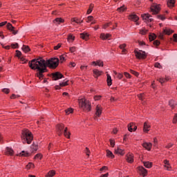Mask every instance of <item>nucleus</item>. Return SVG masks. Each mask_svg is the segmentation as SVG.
I'll return each mask as SVG.
<instances>
[{
  "mask_svg": "<svg viewBox=\"0 0 177 177\" xmlns=\"http://www.w3.org/2000/svg\"><path fill=\"white\" fill-rule=\"evenodd\" d=\"M28 64L32 70H37L36 77L41 80L44 78V73L46 72V67L56 68L59 66V58H51L45 61V59L39 57L32 59L28 62Z\"/></svg>",
  "mask_w": 177,
  "mask_h": 177,
  "instance_id": "1",
  "label": "nucleus"
},
{
  "mask_svg": "<svg viewBox=\"0 0 177 177\" xmlns=\"http://www.w3.org/2000/svg\"><path fill=\"white\" fill-rule=\"evenodd\" d=\"M34 139V137H32V133L28 129H24L22 131L21 134V140L22 143L28 145H30L31 142H32V140Z\"/></svg>",
  "mask_w": 177,
  "mask_h": 177,
  "instance_id": "2",
  "label": "nucleus"
},
{
  "mask_svg": "<svg viewBox=\"0 0 177 177\" xmlns=\"http://www.w3.org/2000/svg\"><path fill=\"white\" fill-rule=\"evenodd\" d=\"M80 109L84 111H91V102L85 98H82L79 100Z\"/></svg>",
  "mask_w": 177,
  "mask_h": 177,
  "instance_id": "3",
  "label": "nucleus"
},
{
  "mask_svg": "<svg viewBox=\"0 0 177 177\" xmlns=\"http://www.w3.org/2000/svg\"><path fill=\"white\" fill-rule=\"evenodd\" d=\"M134 53H135L136 57H137V59H146V57H147V55H146V53L143 50H135Z\"/></svg>",
  "mask_w": 177,
  "mask_h": 177,
  "instance_id": "4",
  "label": "nucleus"
},
{
  "mask_svg": "<svg viewBox=\"0 0 177 177\" xmlns=\"http://www.w3.org/2000/svg\"><path fill=\"white\" fill-rule=\"evenodd\" d=\"M160 5H157L156 3H153L151 6V11L152 12L153 15L158 14V12H160Z\"/></svg>",
  "mask_w": 177,
  "mask_h": 177,
  "instance_id": "5",
  "label": "nucleus"
},
{
  "mask_svg": "<svg viewBox=\"0 0 177 177\" xmlns=\"http://www.w3.org/2000/svg\"><path fill=\"white\" fill-rule=\"evenodd\" d=\"M52 75H53V80L54 81H57V80H61V78L64 77V76L59 72H55L54 73H52Z\"/></svg>",
  "mask_w": 177,
  "mask_h": 177,
  "instance_id": "6",
  "label": "nucleus"
},
{
  "mask_svg": "<svg viewBox=\"0 0 177 177\" xmlns=\"http://www.w3.org/2000/svg\"><path fill=\"white\" fill-rule=\"evenodd\" d=\"M64 129V124H59L57 125V131L59 136H62V135H63Z\"/></svg>",
  "mask_w": 177,
  "mask_h": 177,
  "instance_id": "7",
  "label": "nucleus"
},
{
  "mask_svg": "<svg viewBox=\"0 0 177 177\" xmlns=\"http://www.w3.org/2000/svg\"><path fill=\"white\" fill-rule=\"evenodd\" d=\"M6 27H7L8 30H9V31H11V32H12V34L14 35H16V34H17V32H19L18 30H15V28L12 25H11L10 23H8L7 24Z\"/></svg>",
  "mask_w": 177,
  "mask_h": 177,
  "instance_id": "8",
  "label": "nucleus"
},
{
  "mask_svg": "<svg viewBox=\"0 0 177 177\" xmlns=\"http://www.w3.org/2000/svg\"><path fill=\"white\" fill-rule=\"evenodd\" d=\"M95 118L96 117H100V115L102 114V108L100 105H97L96 109H95Z\"/></svg>",
  "mask_w": 177,
  "mask_h": 177,
  "instance_id": "9",
  "label": "nucleus"
},
{
  "mask_svg": "<svg viewBox=\"0 0 177 177\" xmlns=\"http://www.w3.org/2000/svg\"><path fill=\"white\" fill-rule=\"evenodd\" d=\"M150 124H149V122H145L144 123V127H143V131L145 132V133H147L149 132V131H150Z\"/></svg>",
  "mask_w": 177,
  "mask_h": 177,
  "instance_id": "10",
  "label": "nucleus"
},
{
  "mask_svg": "<svg viewBox=\"0 0 177 177\" xmlns=\"http://www.w3.org/2000/svg\"><path fill=\"white\" fill-rule=\"evenodd\" d=\"M136 129H138V127H136L134 123H130L128 124V131H129V132H132V131H136Z\"/></svg>",
  "mask_w": 177,
  "mask_h": 177,
  "instance_id": "11",
  "label": "nucleus"
},
{
  "mask_svg": "<svg viewBox=\"0 0 177 177\" xmlns=\"http://www.w3.org/2000/svg\"><path fill=\"white\" fill-rule=\"evenodd\" d=\"M115 154H120V156H124V154H125V152L122 149H121L120 147H118L116 149H115Z\"/></svg>",
  "mask_w": 177,
  "mask_h": 177,
  "instance_id": "12",
  "label": "nucleus"
},
{
  "mask_svg": "<svg viewBox=\"0 0 177 177\" xmlns=\"http://www.w3.org/2000/svg\"><path fill=\"white\" fill-rule=\"evenodd\" d=\"M126 160H127V162L132 164V162H133V154H132V153L127 154L126 156Z\"/></svg>",
  "mask_w": 177,
  "mask_h": 177,
  "instance_id": "13",
  "label": "nucleus"
},
{
  "mask_svg": "<svg viewBox=\"0 0 177 177\" xmlns=\"http://www.w3.org/2000/svg\"><path fill=\"white\" fill-rule=\"evenodd\" d=\"M110 37H111V35L110 33H106V34L101 33L100 38L101 39L106 40V39H109V38H110Z\"/></svg>",
  "mask_w": 177,
  "mask_h": 177,
  "instance_id": "14",
  "label": "nucleus"
},
{
  "mask_svg": "<svg viewBox=\"0 0 177 177\" xmlns=\"http://www.w3.org/2000/svg\"><path fill=\"white\" fill-rule=\"evenodd\" d=\"M151 146H153V145L151 143H150V142L149 143L144 142L142 144V147H145V149H146L149 151H150L151 150Z\"/></svg>",
  "mask_w": 177,
  "mask_h": 177,
  "instance_id": "15",
  "label": "nucleus"
},
{
  "mask_svg": "<svg viewBox=\"0 0 177 177\" xmlns=\"http://www.w3.org/2000/svg\"><path fill=\"white\" fill-rule=\"evenodd\" d=\"M138 170L140 172V174L143 175V176H146V175H147V170L145 169V167L142 166L139 167Z\"/></svg>",
  "mask_w": 177,
  "mask_h": 177,
  "instance_id": "16",
  "label": "nucleus"
},
{
  "mask_svg": "<svg viewBox=\"0 0 177 177\" xmlns=\"http://www.w3.org/2000/svg\"><path fill=\"white\" fill-rule=\"evenodd\" d=\"M54 24H56V26H58V24H61V23H64V19L62 18H56L53 21Z\"/></svg>",
  "mask_w": 177,
  "mask_h": 177,
  "instance_id": "17",
  "label": "nucleus"
},
{
  "mask_svg": "<svg viewBox=\"0 0 177 177\" xmlns=\"http://www.w3.org/2000/svg\"><path fill=\"white\" fill-rule=\"evenodd\" d=\"M13 149H12V148L10 147H6V154L7 156H13Z\"/></svg>",
  "mask_w": 177,
  "mask_h": 177,
  "instance_id": "18",
  "label": "nucleus"
},
{
  "mask_svg": "<svg viewBox=\"0 0 177 177\" xmlns=\"http://www.w3.org/2000/svg\"><path fill=\"white\" fill-rule=\"evenodd\" d=\"M164 167L167 171H171V165H169V161L165 160H164Z\"/></svg>",
  "mask_w": 177,
  "mask_h": 177,
  "instance_id": "19",
  "label": "nucleus"
},
{
  "mask_svg": "<svg viewBox=\"0 0 177 177\" xmlns=\"http://www.w3.org/2000/svg\"><path fill=\"white\" fill-rule=\"evenodd\" d=\"M142 163L145 168H151L153 167V163L149 161H143Z\"/></svg>",
  "mask_w": 177,
  "mask_h": 177,
  "instance_id": "20",
  "label": "nucleus"
},
{
  "mask_svg": "<svg viewBox=\"0 0 177 177\" xmlns=\"http://www.w3.org/2000/svg\"><path fill=\"white\" fill-rule=\"evenodd\" d=\"M80 37L82 39H85V41H88V39H89V35H88V33L83 32L80 34Z\"/></svg>",
  "mask_w": 177,
  "mask_h": 177,
  "instance_id": "21",
  "label": "nucleus"
},
{
  "mask_svg": "<svg viewBox=\"0 0 177 177\" xmlns=\"http://www.w3.org/2000/svg\"><path fill=\"white\" fill-rule=\"evenodd\" d=\"M106 75H107L106 81H107L108 86H111V85L113 84V80H111V76L109 74H107Z\"/></svg>",
  "mask_w": 177,
  "mask_h": 177,
  "instance_id": "22",
  "label": "nucleus"
},
{
  "mask_svg": "<svg viewBox=\"0 0 177 177\" xmlns=\"http://www.w3.org/2000/svg\"><path fill=\"white\" fill-rule=\"evenodd\" d=\"M93 74L95 75V77H100V75H102V74H103V71H99L97 69H94Z\"/></svg>",
  "mask_w": 177,
  "mask_h": 177,
  "instance_id": "23",
  "label": "nucleus"
},
{
  "mask_svg": "<svg viewBox=\"0 0 177 177\" xmlns=\"http://www.w3.org/2000/svg\"><path fill=\"white\" fill-rule=\"evenodd\" d=\"M129 19L133 21H138V20H139V17H138L136 15H131L129 16Z\"/></svg>",
  "mask_w": 177,
  "mask_h": 177,
  "instance_id": "24",
  "label": "nucleus"
},
{
  "mask_svg": "<svg viewBox=\"0 0 177 177\" xmlns=\"http://www.w3.org/2000/svg\"><path fill=\"white\" fill-rule=\"evenodd\" d=\"M169 106H170V107H171V109H174L175 106H176V102H175V100H171L169 102Z\"/></svg>",
  "mask_w": 177,
  "mask_h": 177,
  "instance_id": "25",
  "label": "nucleus"
},
{
  "mask_svg": "<svg viewBox=\"0 0 177 177\" xmlns=\"http://www.w3.org/2000/svg\"><path fill=\"white\" fill-rule=\"evenodd\" d=\"M167 5L169 8H174V6L175 5V0H168Z\"/></svg>",
  "mask_w": 177,
  "mask_h": 177,
  "instance_id": "26",
  "label": "nucleus"
},
{
  "mask_svg": "<svg viewBox=\"0 0 177 177\" xmlns=\"http://www.w3.org/2000/svg\"><path fill=\"white\" fill-rule=\"evenodd\" d=\"M158 80L159 81L160 83L161 84H164V82H167V81H169V78L168 77H160L159 79H158Z\"/></svg>",
  "mask_w": 177,
  "mask_h": 177,
  "instance_id": "27",
  "label": "nucleus"
},
{
  "mask_svg": "<svg viewBox=\"0 0 177 177\" xmlns=\"http://www.w3.org/2000/svg\"><path fill=\"white\" fill-rule=\"evenodd\" d=\"M163 32H164V34H166V35H171V34L174 32V30H171L170 29L165 28L164 29Z\"/></svg>",
  "mask_w": 177,
  "mask_h": 177,
  "instance_id": "28",
  "label": "nucleus"
},
{
  "mask_svg": "<svg viewBox=\"0 0 177 177\" xmlns=\"http://www.w3.org/2000/svg\"><path fill=\"white\" fill-rule=\"evenodd\" d=\"M55 175H56V171H55L54 170H51L48 173L46 177H53L55 176Z\"/></svg>",
  "mask_w": 177,
  "mask_h": 177,
  "instance_id": "29",
  "label": "nucleus"
},
{
  "mask_svg": "<svg viewBox=\"0 0 177 177\" xmlns=\"http://www.w3.org/2000/svg\"><path fill=\"white\" fill-rule=\"evenodd\" d=\"M106 156L107 157H110V158H114V154L109 149L106 150Z\"/></svg>",
  "mask_w": 177,
  "mask_h": 177,
  "instance_id": "30",
  "label": "nucleus"
},
{
  "mask_svg": "<svg viewBox=\"0 0 177 177\" xmlns=\"http://www.w3.org/2000/svg\"><path fill=\"white\" fill-rule=\"evenodd\" d=\"M126 46H127V44H121L119 46L120 49H122V53H125V52H127V49H125Z\"/></svg>",
  "mask_w": 177,
  "mask_h": 177,
  "instance_id": "31",
  "label": "nucleus"
},
{
  "mask_svg": "<svg viewBox=\"0 0 177 177\" xmlns=\"http://www.w3.org/2000/svg\"><path fill=\"white\" fill-rule=\"evenodd\" d=\"M64 135L65 138H67L68 139H69V138H70V132L67 131V127H66L64 131Z\"/></svg>",
  "mask_w": 177,
  "mask_h": 177,
  "instance_id": "32",
  "label": "nucleus"
},
{
  "mask_svg": "<svg viewBox=\"0 0 177 177\" xmlns=\"http://www.w3.org/2000/svg\"><path fill=\"white\" fill-rule=\"evenodd\" d=\"M22 50H24L25 53H27V52H30V47H28V46L24 45L22 46Z\"/></svg>",
  "mask_w": 177,
  "mask_h": 177,
  "instance_id": "33",
  "label": "nucleus"
},
{
  "mask_svg": "<svg viewBox=\"0 0 177 177\" xmlns=\"http://www.w3.org/2000/svg\"><path fill=\"white\" fill-rule=\"evenodd\" d=\"M142 17L143 20H148V19H150V17H151V15L149 14H145L142 15Z\"/></svg>",
  "mask_w": 177,
  "mask_h": 177,
  "instance_id": "34",
  "label": "nucleus"
},
{
  "mask_svg": "<svg viewBox=\"0 0 177 177\" xmlns=\"http://www.w3.org/2000/svg\"><path fill=\"white\" fill-rule=\"evenodd\" d=\"M19 156H23L24 157H28L30 156V153L27 151H22L20 153Z\"/></svg>",
  "mask_w": 177,
  "mask_h": 177,
  "instance_id": "35",
  "label": "nucleus"
},
{
  "mask_svg": "<svg viewBox=\"0 0 177 177\" xmlns=\"http://www.w3.org/2000/svg\"><path fill=\"white\" fill-rule=\"evenodd\" d=\"M30 147L32 149V153L34 152V151H37V150H38V146L35 145V144L31 145Z\"/></svg>",
  "mask_w": 177,
  "mask_h": 177,
  "instance_id": "36",
  "label": "nucleus"
},
{
  "mask_svg": "<svg viewBox=\"0 0 177 177\" xmlns=\"http://www.w3.org/2000/svg\"><path fill=\"white\" fill-rule=\"evenodd\" d=\"M93 9V4H91L89 8L87 10V15H91L92 13V10Z\"/></svg>",
  "mask_w": 177,
  "mask_h": 177,
  "instance_id": "37",
  "label": "nucleus"
},
{
  "mask_svg": "<svg viewBox=\"0 0 177 177\" xmlns=\"http://www.w3.org/2000/svg\"><path fill=\"white\" fill-rule=\"evenodd\" d=\"M74 36H73L72 35H69L68 36V42H73V41H74Z\"/></svg>",
  "mask_w": 177,
  "mask_h": 177,
  "instance_id": "38",
  "label": "nucleus"
},
{
  "mask_svg": "<svg viewBox=\"0 0 177 177\" xmlns=\"http://www.w3.org/2000/svg\"><path fill=\"white\" fill-rule=\"evenodd\" d=\"M114 74L115 75L117 76V77L119 79V80H121V78H122L123 75L122 73H118L116 71H114Z\"/></svg>",
  "mask_w": 177,
  "mask_h": 177,
  "instance_id": "39",
  "label": "nucleus"
},
{
  "mask_svg": "<svg viewBox=\"0 0 177 177\" xmlns=\"http://www.w3.org/2000/svg\"><path fill=\"white\" fill-rule=\"evenodd\" d=\"M35 165H33L32 162H29L27 165H26V168L27 169H30V168H34Z\"/></svg>",
  "mask_w": 177,
  "mask_h": 177,
  "instance_id": "40",
  "label": "nucleus"
},
{
  "mask_svg": "<svg viewBox=\"0 0 177 177\" xmlns=\"http://www.w3.org/2000/svg\"><path fill=\"white\" fill-rule=\"evenodd\" d=\"M156 39V35L154 34H151L149 35V41H154Z\"/></svg>",
  "mask_w": 177,
  "mask_h": 177,
  "instance_id": "41",
  "label": "nucleus"
},
{
  "mask_svg": "<svg viewBox=\"0 0 177 177\" xmlns=\"http://www.w3.org/2000/svg\"><path fill=\"white\" fill-rule=\"evenodd\" d=\"M41 158H42V154H41V153H37L35 156V160H41Z\"/></svg>",
  "mask_w": 177,
  "mask_h": 177,
  "instance_id": "42",
  "label": "nucleus"
},
{
  "mask_svg": "<svg viewBox=\"0 0 177 177\" xmlns=\"http://www.w3.org/2000/svg\"><path fill=\"white\" fill-rule=\"evenodd\" d=\"M97 66H99V67H103V61L97 60Z\"/></svg>",
  "mask_w": 177,
  "mask_h": 177,
  "instance_id": "43",
  "label": "nucleus"
},
{
  "mask_svg": "<svg viewBox=\"0 0 177 177\" xmlns=\"http://www.w3.org/2000/svg\"><path fill=\"white\" fill-rule=\"evenodd\" d=\"M125 9H126L125 6H122L118 8V12H124Z\"/></svg>",
  "mask_w": 177,
  "mask_h": 177,
  "instance_id": "44",
  "label": "nucleus"
},
{
  "mask_svg": "<svg viewBox=\"0 0 177 177\" xmlns=\"http://www.w3.org/2000/svg\"><path fill=\"white\" fill-rule=\"evenodd\" d=\"M147 33V30L146 29H142L140 30V34H142V35H145Z\"/></svg>",
  "mask_w": 177,
  "mask_h": 177,
  "instance_id": "45",
  "label": "nucleus"
},
{
  "mask_svg": "<svg viewBox=\"0 0 177 177\" xmlns=\"http://www.w3.org/2000/svg\"><path fill=\"white\" fill-rule=\"evenodd\" d=\"M72 21L77 23V24H81V23H83L84 21H80L78 19H73Z\"/></svg>",
  "mask_w": 177,
  "mask_h": 177,
  "instance_id": "46",
  "label": "nucleus"
},
{
  "mask_svg": "<svg viewBox=\"0 0 177 177\" xmlns=\"http://www.w3.org/2000/svg\"><path fill=\"white\" fill-rule=\"evenodd\" d=\"M66 60V58L64 57V55H60L59 56V62L60 63H63Z\"/></svg>",
  "mask_w": 177,
  "mask_h": 177,
  "instance_id": "47",
  "label": "nucleus"
},
{
  "mask_svg": "<svg viewBox=\"0 0 177 177\" xmlns=\"http://www.w3.org/2000/svg\"><path fill=\"white\" fill-rule=\"evenodd\" d=\"M65 111H66V114H68V115L71 114V113H73V109L68 108Z\"/></svg>",
  "mask_w": 177,
  "mask_h": 177,
  "instance_id": "48",
  "label": "nucleus"
},
{
  "mask_svg": "<svg viewBox=\"0 0 177 177\" xmlns=\"http://www.w3.org/2000/svg\"><path fill=\"white\" fill-rule=\"evenodd\" d=\"M85 153L88 157H89V154H91V151L89 150V148L86 147V150L84 151Z\"/></svg>",
  "mask_w": 177,
  "mask_h": 177,
  "instance_id": "49",
  "label": "nucleus"
},
{
  "mask_svg": "<svg viewBox=\"0 0 177 177\" xmlns=\"http://www.w3.org/2000/svg\"><path fill=\"white\" fill-rule=\"evenodd\" d=\"M62 48V44H58L57 46H54L55 50H57L58 49H60Z\"/></svg>",
  "mask_w": 177,
  "mask_h": 177,
  "instance_id": "50",
  "label": "nucleus"
},
{
  "mask_svg": "<svg viewBox=\"0 0 177 177\" xmlns=\"http://www.w3.org/2000/svg\"><path fill=\"white\" fill-rule=\"evenodd\" d=\"M11 46H12V48H14L15 49H17V48H19V44H17V43L12 44Z\"/></svg>",
  "mask_w": 177,
  "mask_h": 177,
  "instance_id": "51",
  "label": "nucleus"
},
{
  "mask_svg": "<svg viewBox=\"0 0 177 177\" xmlns=\"http://www.w3.org/2000/svg\"><path fill=\"white\" fill-rule=\"evenodd\" d=\"M138 97L140 100H143V99H145V94L144 93L139 94Z\"/></svg>",
  "mask_w": 177,
  "mask_h": 177,
  "instance_id": "52",
  "label": "nucleus"
},
{
  "mask_svg": "<svg viewBox=\"0 0 177 177\" xmlns=\"http://www.w3.org/2000/svg\"><path fill=\"white\" fill-rule=\"evenodd\" d=\"M131 74H133L134 75H136V77H138L139 76V73L133 71V70H131Z\"/></svg>",
  "mask_w": 177,
  "mask_h": 177,
  "instance_id": "53",
  "label": "nucleus"
},
{
  "mask_svg": "<svg viewBox=\"0 0 177 177\" xmlns=\"http://www.w3.org/2000/svg\"><path fill=\"white\" fill-rule=\"evenodd\" d=\"M68 82H64L62 83L59 84V86H67V85H68V84L67 83Z\"/></svg>",
  "mask_w": 177,
  "mask_h": 177,
  "instance_id": "54",
  "label": "nucleus"
},
{
  "mask_svg": "<svg viewBox=\"0 0 177 177\" xmlns=\"http://www.w3.org/2000/svg\"><path fill=\"white\" fill-rule=\"evenodd\" d=\"M176 122H177V113L175 114L173 118V124H176Z\"/></svg>",
  "mask_w": 177,
  "mask_h": 177,
  "instance_id": "55",
  "label": "nucleus"
},
{
  "mask_svg": "<svg viewBox=\"0 0 177 177\" xmlns=\"http://www.w3.org/2000/svg\"><path fill=\"white\" fill-rule=\"evenodd\" d=\"M93 21V17L88 16L87 18V23H89V21Z\"/></svg>",
  "mask_w": 177,
  "mask_h": 177,
  "instance_id": "56",
  "label": "nucleus"
},
{
  "mask_svg": "<svg viewBox=\"0 0 177 177\" xmlns=\"http://www.w3.org/2000/svg\"><path fill=\"white\" fill-rule=\"evenodd\" d=\"M2 92H3L4 93L8 94V93H9V92H10V90H9V88H3L2 90Z\"/></svg>",
  "mask_w": 177,
  "mask_h": 177,
  "instance_id": "57",
  "label": "nucleus"
},
{
  "mask_svg": "<svg viewBox=\"0 0 177 177\" xmlns=\"http://www.w3.org/2000/svg\"><path fill=\"white\" fill-rule=\"evenodd\" d=\"M174 146V143H169L167 145L165 146L166 149H171Z\"/></svg>",
  "mask_w": 177,
  "mask_h": 177,
  "instance_id": "58",
  "label": "nucleus"
},
{
  "mask_svg": "<svg viewBox=\"0 0 177 177\" xmlns=\"http://www.w3.org/2000/svg\"><path fill=\"white\" fill-rule=\"evenodd\" d=\"M153 45H155V46H158V45H160V41H158V40L154 41Z\"/></svg>",
  "mask_w": 177,
  "mask_h": 177,
  "instance_id": "59",
  "label": "nucleus"
},
{
  "mask_svg": "<svg viewBox=\"0 0 177 177\" xmlns=\"http://www.w3.org/2000/svg\"><path fill=\"white\" fill-rule=\"evenodd\" d=\"M76 50V48L75 47H71L70 48V52H71V53H74V52Z\"/></svg>",
  "mask_w": 177,
  "mask_h": 177,
  "instance_id": "60",
  "label": "nucleus"
},
{
  "mask_svg": "<svg viewBox=\"0 0 177 177\" xmlns=\"http://www.w3.org/2000/svg\"><path fill=\"white\" fill-rule=\"evenodd\" d=\"M110 144L111 147H114L115 142L113 141V140H110Z\"/></svg>",
  "mask_w": 177,
  "mask_h": 177,
  "instance_id": "61",
  "label": "nucleus"
},
{
  "mask_svg": "<svg viewBox=\"0 0 177 177\" xmlns=\"http://www.w3.org/2000/svg\"><path fill=\"white\" fill-rule=\"evenodd\" d=\"M155 67H156V68H161V64H160L158 62H156L155 64Z\"/></svg>",
  "mask_w": 177,
  "mask_h": 177,
  "instance_id": "62",
  "label": "nucleus"
},
{
  "mask_svg": "<svg viewBox=\"0 0 177 177\" xmlns=\"http://www.w3.org/2000/svg\"><path fill=\"white\" fill-rule=\"evenodd\" d=\"M16 53H17V57H21V52L19 51V50H17Z\"/></svg>",
  "mask_w": 177,
  "mask_h": 177,
  "instance_id": "63",
  "label": "nucleus"
},
{
  "mask_svg": "<svg viewBox=\"0 0 177 177\" xmlns=\"http://www.w3.org/2000/svg\"><path fill=\"white\" fill-rule=\"evenodd\" d=\"M174 42H177V34H174L173 35Z\"/></svg>",
  "mask_w": 177,
  "mask_h": 177,
  "instance_id": "64",
  "label": "nucleus"
}]
</instances>
